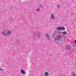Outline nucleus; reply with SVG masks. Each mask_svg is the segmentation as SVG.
Wrapping results in <instances>:
<instances>
[{
	"label": "nucleus",
	"mask_w": 76,
	"mask_h": 76,
	"mask_svg": "<svg viewBox=\"0 0 76 76\" xmlns=\"http://www.w3.org/2000/svg\"><path fill=\"white\" fill-rule=\"evenodd\" d=\"M61 30H65V28L64 27H61Z\"/></svg>",
	"instance_id": "9"
},
{
	"label": "nucleus",
	"mask_w": 76,
	"mask_h": 76,
	"mask_svg": "<svg viewBox=\"0 0 76 76\" xmlns=\"http://www.w3.org/2000/svg\"><path fill=\"white\" fill-rule=\"evenodd\" d=\"M12 33V32L10 31H7V34H8H8H9V35H10V34H11V33Z\"/></svg>",
	"instance_id": "7"
},
{
	"label": "nucleus",
	"mask_w": 76,
	"mask_h": 76,
	"mask_svg": "<svg viewBox=\"0 0 76 76\" xmlns=\"http://www.w3.org/2000/svg\"><path fill=\"white\" fill-rule=\"evenodd\" d=\"M46 37L47 38H49V36H48V34H46Z\"/></svg>",
	"instance_id": "12"
},
{
	"label": "nucleus",
	"mask_w": 76,
	"mask_h": 76,
	"mask_svg": "<svg viewBox=\"0 0 76 76\" xmlns=\"http://www.w3.org/2000/svg\"><path fill=\"white\" fill-rule=\"evenodd\" d=\"M73 76H76V75H73Z\"/></svg>",
	"instance_id": "15"
},
{
	"label": "nucleus",
	"mask_w": 76,
	"mask_h": 76,
	"mask_svg": "<svg viewBox=\"0 0 76 76\" xmlns=\"http://www.w3.org/2000/svg\"><path fill=\"white\" fill-rule=\"evenodd\" d=\"M21 73H22V74H25V71H24V70H23V69L21 70Z\"/></svg>",
	"instance_id": "5"
},
{
	"label": "nucleus",
	"mask_w": 76,
	"mask_h": 76,
	"mask_svg": "<svg viewBox=\"0 0 76 76\" xmlns=\"http://www.w3.org/2000/svg\"><path fill=\"white\" fill-rule=\"evenodd\" d=\"M0 70H2V71H3V70H4L3 69H1Z\"/></svg>",
	"instance_id": "14"
},
{
	"label": "nucleus",
	"mask_w": 76,
	"mask_h": 76,
	"mask_svg": "<svg viewBox=\"0 0 76 76\" xmlns=\"http://www.w3.org/2000/svg\"><path fill=\"white\" fill-rule=\"evenodd\" d=\"M51 19H54V15L53 14H52L51 15Z\"/></svg>",
	"instance_id": "6"
},
{
	"label": "nucleus",
	"mask_w": 76,
	"mask_h": 76,
	"mask_svg": "<svg viewBox=\"0 0 76 76\" xmlns=\"http://www.w3.org/2000/svg\"><path fill=\"white\" fill-rule=\"evenodd\" d=\"M61 39V36L60 35H58L55 38L56 40L60 41Z\"/></svg>",
	"instance_id": "1"
},
{
	"label": "nucleus",
	"mask_w": 76,
	"mask_h": 76,
	"mask_svg": "<svg viewBox=\"0 0 76 76\" xmlns=\"http://www.w3.org/2000/svg\"><path fill=\"white\" fill-rule=\"evenodd\" d=\"M75 44H76V40H75Z\"/></svg>",
	"instance_id": "16"
},
{
	"label": "nucleus",
	"mask_w": 76,
	"mask_h": 76,
	"mask_svg": "<svg viewBox=\"0 0 76 76\" xmlns=\"http://www.w3.org/2000/svg\"><path fill=\"white\" fill-rule=\"evenodd\" d=\"M49 74L48 72H45L44 74V76H48Z\"/></svg>",
	"instance_id": "4"
},
{
	"label": "nucleus",
	"mask_w": 76,
	"mask_h": 76,
	"mask_svg": "<svg viewBox=\"0 0 76 76\" xmlns=\"http://www.w3.org/2000/svg\"><path fill=\"white\" fill-rule=\"evenodd\" d=\"M2 34L4 36H7L8 35L7 30H6L3 31L2 32Z\"/></svg>",
	"instance_id": "2"
},
{
	"label": "nucleus",
	"mask_w": 76,
	"mask_h": 76,
	"mask_svg": "<svg viewBox=\"0 0 76 76\" xmlns=\"http://www.w3.org/2000/svg\"><path fill=\"white\" fill-rule=\"evenodd\" d=\"M62 34L63 35H66L67 34V32L66 31H63L62 33Z\"/></svg>",
	"instance_id": "8"
},
{
	"label": "nucleus",
	"mask_w": 76,
	"mask_h": 76,
	"mask_svg": "<svg viewBox=\"0 0 76 76\" xmlns=\"http://www.w3.org/2000/svg\"><path fill=\"white\" fill-rule=\"evenodd\" d=\"M61 27H58L57 28L58 30V31H60V30L61 29Z\"/></svg>",
	"instance_id": "10"
},
{
	"label": "nucleus",
	"mask_w": 76,
	"mask_h": 76,
	"mask_svg": "<svg viewBox=\"0 0 76 76\" xmlns=\"http://www.w3.org/2000/svg\"><path fill=\"white\" fill-rule=\"evenodd\" d=\"M40 9L39 8H38L37 9V11H39V10Z\"/></svg>",
	"instance_id": "13"
},
{
	"label": "nucleus",
	"mask_w": 76,
	"mask_h": 76,
	"mask_svg": "<svg viewBox=\"0 0 76 76\" xmlns=\"http://www.w3.org/2000/svg\"><path fill=\"white\" fill-rule=\"evenodd\" d=\"M66 48L67 50H70L72 49V46L69 45H68L66 46Z\"/></svg>",
	"instance_id": "3"
},
{
	"label": "nucleus",
	"mask_w": 76,
	"mask_h": 76,
	"mask_svg": "<svg viewBox=\"0 0 76 76\" xmlns=\"http://www.w3.org/2000/svg\"><path fill=\"white\" fill-rule=\"evenodd\" d=\"M57 7H58V8H60V5L58 4L57 5Z\"/></svg>",
	"instance_id": "11"
}]
</instances>
